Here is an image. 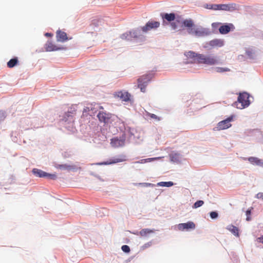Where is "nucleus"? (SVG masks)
<instances>
[{
  "mask_svg": "<svg viewBox=\"0 0 263 263\" xmlns=\"http://www.w3.org/2000/svg\"><path fill=\"white\" fill-rule=\"evenodd\" d=\"M256 198L263 200V193L259 192L256 195Z\"/></svg>",
  "mask_w": 263,
  "mask_h": 263,
  "instance_id": "c9c22d12",
  "label": "nucleus"
},
{
  "mask_svg": "<svg viewBox=\"0 0 263 263\" xmlns=\"http://www.w3.org/2000/svg\"><path fill=\"white\" fill-rule=\"evenodd\" d=\"M195 228V224L192 221H189L186 223H180L178 225V229L180 231L193 230Z\"/></svg>",
  "mask_w": 263,
  "mask_h": 263,
  "instance_id": "9b49d317",
  "label": "nucleus"
},
{
  "mask_svg": "<svg viewBox=\"0 0 263 263\" xmlns=\"http://www.w3.org/2000/svg\"><path fill=\"white\" fill-rule=\"evenodd\" d=\"M213 5H214V4L208 5L206 8H208V7H211V6Z\"/></svg>",
  "mask_w": 263,
  "mask_h": 263,
  "instance_id": "c03bdc74",
  "label": "nucleus"
},
{
  "mask_svg": "<svg viewBox=\"0 0 263 263\" xmlns=\"http://www.w3.org/2000/svg\"><path fill=\"white\" fill-rule=\"evenodd\" d=\"M125 140L115 138L111 140V144L113 147H118L124 145Z\"/></svg>",
  "mask_w": 263,
  "mask_h": 263,
  "instance_id": "f3484780",
  "label": "nucleus"
},
{
  "mask_svg": "<svg viewBox=\"0 0 263 263\" xmlns=\"http://www.w3.org/2000/svg\"><path fill=\"white\" fill-rule=\"evenodd\" d=\"M154 230L149 229H143L139 232V234L142 237H145L147 235L154 233Z\"/></svg>",
  "mask_w": 263,
  "mask_h": 263,
  "instance_id": "412c9836",
  "label": "nucleus"
},
{
  "mask_svg": "<svg viewBox=\"0 0 263 263\" xmlns=\"http://www.w3.org/2000/svg\"><path fill=\"white\" fill-rule=\"evenodd\" d=\"M18 63V59L16 57L11 59L7 62V66L9 68H13Z\"/></svg>",
  "mask_w": 263,
  "mask_h": 263,
  "instance_id": "4be33fe9",
  "label": "nucleus"
},
{
  "mask_svg": "<svg viewBox=\"0 0 263 263\" xmlns=\"http://www.w3.org/2000/svg\"><path fill=\"white\" fill-rule=\"evenodd\" d=\"M120 37L122 39V40H130V35H129V32H125L123 34H122Z\"/></svg>",
  "mask_w": 263,
  "mask_h": 263,
  "instance_id": "c756f323",
  "label": "nucleus"
},
{
  "mask_svg": "<svg viewBox=\"0 0 263 263\" xmlns=\"http://www.w3.org/2000/svg\"><path fill=\"white\" fill-rule=\"evenodd\" d=\"M220 23H213L212 24V26L213 27H217Z\"/></svg>",
  "mask_w": 263,
  "mask_h": 263,
  "instance_id": "a19ab883",
  "label": "nucleus"
},
{
  "mask_svg": "<svg viewBox=\"0 0 263 263\" xmlns=\"http://www.w3.org/2000/svg\"><path fill=\"white\" fill-rule=\"evenodd\" d=\"M126 156L124 155L120 156L118 157L110 159L107 161L99 163V165H110L126 161Z\"/></svg>",
  "mask_w": 263,
  "mask_h": 263,
  "instance_id": "1a4fd4ad",
  "label": "nucleus"
},
{
  "mask_svg": "<svg viewBox=\"0 0 263 263\" xmlns=\"http://www.w3.org/2000/svg\"><path fill=\"white\" fill-rule=\"evenodd\" d=\"M230 70L228 68H223V67H216V71L217 72H223L226 71H229Z\"/></svg>",
  "mask_w": 263,
  "mask_h": 263,
  "instance_id": "c85d7f7f",
  "label": "nucleus"
},
{
  "mask_svg": "<svg viewBox=\"0 0 263 263\" xmlns=\"http://www.w3.org/2000/svg\"><path fill=\"white\" fill-rule=\"evenodd\" d=\"M112 116V114L104 111H100L97 115L99 121L104 123H109Z\"/></svg>",
  "mask_w": 263,
  "mask_h": 263,
  "instance_id": "6e6552de",
  "label": "nucleus"
},
{
  "mask_svg": "<svg viewBox=\"0 0 263 263\" xmlns=\"http://www.w3.org/2000/svg\"><path fill=\"white\" fill-rule=\"evenodd\" d=\"M32 173L36 177H47L52 180H54L57 178V175L55 174H48L37 168H33L32 170Z\"/></svg>",
  "mask_w": 263,
  "mask_h": 263,
  "instance_id": "39448f33",
  "label": "nucleus"
},
{
  "mask_svg": "<svg viewBox=\"0 0 263 263\" xmlns=\"http://www.w3.org/2000/svg\"><path fill=\"white\" fill-rule=\"evenodd\" d=\"M57 167L61 170H70L72 168L71 166L67 164H59Z\"/></svg>",
  "mask_w": 263,
  "mask_h": 263,
  "instance_id": "a878e982",
  "label": "nucleus"
},
{
  "mask_svg": "<svg viewBox=\"0 0 263 263\" xmlns=\"http://www.w3.org/2000/svg\"><path fill=\"white\" fill-rule=\"evenodd\" d=\"M99 109H103V106H100L99 107Z\"/></svg>",
  "mask_w": 263,
  "mask_h": 263,
  "instance_id": "a18cd8bd",
  "label": "nucleus"
},
{
  "mask_svg": "<svg viewBox=\"0 0 263 263\" xmlns=\"http://www.w3.org/2000/svg\"><path fill=\"white\" fill-rule=\"evenodd\" d=\"M153 77V74L147 73L141 76L138 79V87L140 89L141 92H145L146 91V87Z\"/></svg>",
  "mask_w": 263,
  "mask_h": 263,
  "instance_id": "20e7f679",
  "label": "nucleus"
},
{
  "mask_svg": "<svg viewBox=\"0 0 263 263\" xmlns=\"http://www.w3.org/2000/svg\"><path fill=\"white\" fill-rule=\"evenodd\" d=\"M122 250L125 253H129L130 252V248L127 245H123L121 247Z\"/></svg>",
  "mask_w": 263,
  "mask_h": 263,
  "instance_id": "2f4dec72",
  "label": "nucleus"
},
{
  "mask_svg": "<svg viewBox=\"0 0 263 263\" xmlns=\"http://www.w3.org/2000/svg\"><path fill=\"white\" fill-rule=\"evenodd\" d=\"M232 120L233 116H231L226 120L219 122L217 124V128L218 130H223L229 128L232 125L230 122Z\"/></svg>",
  "mask_w": 263,
  "mask_h": 263,
  "instance_id": "0eeeda50",
  "label": "nucleus"
},
{
  "mask_svg": "<svg viewBox=\"0 0 263 263\" xmlns=\"http://www.w3.org/2000/svg\"><path fill=\"white\" fill-rule=\"evenodd\" d=\"M185 55L188 58L193 59L195 63L198 64L212 66L216 65L219 63L217 58L213 54L205 55L189 51L186 52Z\"/></svg>",
  "mask_w": 263,
  "mask_h": 263,
  "instance_id": "f257e3e1",
  "label": "nucleus"
},
{
  "mask_svg": "<svg viewBox=\"0 0 263 263\" xmlns=\"http://www.w3.org/2000/svg\"><path fill=\"white\" fill-rule=\"evenodd\" d=\"M147 115H148V117H149L152 119H155V120H158V121H159L160 120V118L157 117L155 114H151V113H148Z\"/></svg>",
  "mask_w": 263,
  "mask_h": 263,
  "instance_id": "473e14b6",
  "label": "nucleus"
},
{
  "mask_svg": "<svg viewBox=\"0 0 263 263\" xmlns=\"http://www.w3.org/2000/svg\"><path fill=\"white\" fill-rule=\"evenodd\" d=\"M129 32V35H130V39L133 38H137L140 35V32L138 30H133Z\"/></svg>",
  "mask_w": 263,
  "mask_h": 263,
  "instance_id": "5701e85b",
  "label": "nucleus"
},
{
  "mask_svg": "<svg viewBox=\"0 0 263 263\" xmlns=\"http://www.w3.org/2000/svg\"><path fill=\"white\" fill-rule=\"evenodd\" d=\"M250 104L249 95L246 92L240 93L238 97L237 101L234 105L238 109H243L248 107Z\"/></svg>",
  "mask_w": 263,
  "mask_h": 263,
  "instance_id": "7ed1b4c3",
  "label": "nucleus"
},
{
  "mask_svg": "<svg viewBox=\"0 0 263 263\" xmlns=\"http://www.w3.org/2000/svg\"><path fill=\"white\" fill-rule=\"evenodd\" d=\"M5 119L4 113L0 111V121H2Z\"/></svg>",
  "mask_w": 263,
  "mask_h": 263,
  "instance_id": "58836bf2",
  "label": "nucleus"
},
{
  "mask_svg": "<svg viewBox=\"0 0 263 263\" xmlns=\"http://www.w3.org/2000/svg\"><path fill=\"white\" fill-rule=\"evenodd\" d=\"M158 159H159V158H147V159H145V162L147 163V162H152L153 161H154V160Z\"/></svg>",
  "mask_w": 263,
  "mask_h": 263,
  "instance_id": "e433bc0d",
  "label": "nucleus"
},
{
  "mask_svg": "<svg viewBox=\"0 0 263 263\" xmlns=\"http://www.w3.org/2000/svg\"><path fill=\"white\" fill-rule=\"evenodd\" d=\"M73 114H74V113L73 112H70V111H68L66 113V115L68 117L72 116V115H73Z\"/></svg>",
  "mask_w": 263,
  "mask_h": 263,
  "instance_id": "ea45409f",
  "label": "nucleus"
},
{
  "mask_svg": "<svg viewBox=\"0 0 263 263\" xmlns=\"http://www.w3.org/2000/svg\"><path fill=\"white\" fill-rule=\"evenodd\" d=\"M152 243L151 241H149V242H148L145 243L141 247L142 249L145 250V249L150 247L152 246Z\"/></svg>",
  "mask_w": 263,
  "mask_h": 263,
  "instance_id": "72a5a7b5",
  "label": "nucleus"
},
{
  "mask_svg": "<svg viewBox=\"0 0 263 263\" xmlns=\"http://www.w3.org/2000/svg\"><path fill=\"white\" fill-rule=\"evenodd\" d=\"M118 97L120 98L123 101H128L130 100V94L127 92L120 91L117 93Z\"/></svg>",
  "mask_w": 263,
  "mask_h": 263,
  "instance_id": "a211bd4d",
  "label": "nucleus"
},
{
  "mask_svg": "<svg viewBox=\"0 0 263 263\" xmlns=\"http://www.w3.org/2000/svg\"><path fill=\"white\" fill-rule=\"evenodd\" d=\"M135 185L137 186H141L143 187H153L154 186V184L151 183H135Z\"/></svg>",
  "mask_w": 263,
  "mask_h": 263,
  "instance_id": "bb28decb",
  "label": "nucleus"
},
{
  "mask_svg": "<svg viewBox=\"0 0 263 263\" xmlns=\"http://www.w3.org/2000/svg\"><path fill=\"white\" fill-rule=\"evenodd\" d=\"M227 229L234 235L236 236H239V230L236 227L232 224H231L228 226Z\"/></svg>",
  "mask_w": 263,
  "mask_h": 263,
  "instance_id": "aec40b11",
  "label": "nucleus"
},
{
  "mask_svg": "<svg viewBox=\"0 0 263 263\" xmlns=\"http://www.w3.org/2000/svg\"><path fill=\"white\" fill-rule=\"evenodd\" d=\"M182 26L186 28L189 34L197 37L208 35L210 34L208 29L202 27H197L192 19H186L183 21Z\"/></svg>",
  "mask_w": 263,
  "mask_h": 263,
  "instance_id": "f03ea898",
  "label": "nucleus"
},
{
  "mask_svg": "<svg viewBox=\"0 0 263 263\" xmlns=\"http://www.w3.org/2000/svg\"><path fill=\"white\" fill-rule=\"evenodd\" d=\"M207 44L213 48L221 47L224 45V41L222 39H215L209 41Z\"/></svg>",
  "mask_w": 263,
  "mask_h": 263,
  "instance_id": "ddd939ff",
  "label": "nucleus"
},
{
  "mask_svg": "<svg viewBox=\"0 0 263 263\" xmlns=\"http://www.w3.org/2000/svg\"><path fill=\"white\" fill-rule=\"evenodd\" d=\"M102 20L99 18H96L92 21L91 24L96 27H98L102 25Z\"/></svg>",
  "mask_w": 263,
  "mask_h": 263,
  "instance_id": "393cba45",
  "label": "nucleus"
},
{
  "mask_svg": "<svg viewBox=\"0 0 263 263\" xmlns=\"http://www.w3.org/2000/svg\"><path fill=\"white\" fill-rule=\"evenodd\" d=\"M45 48L46 51H53L60 50L63 48L58 47L51 41H48L45 45Z\"/></svg>",
  "mask_w": 263,
  "mask_h": 263,
  "instance_id": "2eb2a0df",
  "label": "nucleus"
},
{
  "mask_svg": "<svg viewBox=\"0 0 263 263\" xmlns=\"http://www.w3.org/2000/svg\"><path fill=\"white\" fill-rule=\"evenodd\" d=\"M46 36H50V33H46Z\"/></svg>",
  "mask_w": 263,
  "mask_h": 263,
  "instance_id": "49530a36",
  "label": "nucleus"
},
{
  "mask_svg": "<svg viewBox=\"0 0 263 263\" xmlns=\"http://www.w3.org/2000/svg\"><path fill=\"white\" fill-rule=\"evenodd\" d=\"M203 204H204L203 201L198 200L194 204L193 208L194 209H196V208L201 206Z\"/></svg>",
  "mask_w": 263,
  "mask_h": 263,
  "instance_id": "cd10ccee",
  "label": "nucleus"
},
{
  "mask_svg": "<svg viewBox=\"0 0 263 263\" xmlns=\"http://www.w3.org/2000/svg\"><path fill=\"white\" fill-rule=\"evenodd\" d=\"M252 210H253V208L251 207L250 209H249L246 211V215H247L246 220L247 221H250L251 220L250 215H251V211H252Z\"/></svg>",
  "mask_w": 263,
  "mask_h": 263,
  "instance_id": "7c9ffc66",
  "label": "nucleus"
},
{
  "mask_svg": "<svg viewBox=\"0 0 263 263\" xmlns=\"http://www.w3.org/2000/svg\"><path fill=\"white\" fill-rule=\"evenodd\" d=\"M57 39L58 41L65 42L68 40L67 34L65 32L58 30L57 32Z\"/></svg>",
  "mask_w": 263,
  "mask_h": 263,
  "instance_id": "dca6fc26",
  "label": "nucleus"
},
{
  "mask_svg": "<svg viewBox=\"0 0 263 263\" xmlns=\"http://www.w3.org/2000/svg\"><path fill=\"white\" fill-rule=\"evenodd\" d=\"M234 29L235 27L233 24L231 23L225 24L219 27V31L222 34H226Z\"/></svg>",
  "mask_w": 263,
  "mask_h": 263,
  "instance_id": "9d476101",
  "label": "nucleus"
},
{
  "mask_svg": "<svg viewBox=\"0 0 263 263\" xmlns=\"http://www.w3.org/2000/svg\"><path fill=\"white\" fill-rule=\"evenodd\" d=\"M171 26L173 29H176L177 28V25L175 23H171Z\"/></svg>",
  "mask_w": 263,
  "mask_h": 263,
  "instance_id": "4c0bfd02",
  "label": "nucleus"
},
{
  "mask_svg": "<svg viewBox=\"0 0 263 263\" xmlns=\"http://www.w3.org/2000/svg\"><path fill=\"white\" fill-rule=\"evenodd\" d=\"M160 24L159 22L150 21H148L144 26H143L141 28V30L143 32H146L152 29H155L158 28L160 26Z\"/></svg>",
  "mask_w": 263,
  "mask_h": 263,
  "instance_id": "423d86ee",
  "label": "nucleus"
},
{
  "mask_svg": "<svg viewBox=\"0 0 263 263\" xmlns=\"http://www.w3.org/2000/svg\"><path fill=\"white\" fill-rule=\"evenodd\" d=\"M231 7L228 4H214L211 7H208V9H213L214 10H225L230 11Z\"/></svg>",
  "mask_w": 263,
  "mask_h": 263,
  "instance_id": "f8f14e48",
  "label": "nucleus"
},
{
  "mask_svg": "<svg viewBox=\"0 0 263 263\" xmlns=\"http://www.w3.org/2000/svg\"><path fill=\"white\" fill-rule=\"evenodd\" d=\"M248 160L252 164H255L263 166V162L262 160L255 157H250L248 158Z\"/></svg>",
  "mask_w": 263,
  "mask_h": 263,
  "instance_id": "6ab92c4d",
  "label": "nucleus"
},
{
  "mask_svg": "<svg viewBox=\"0 0 263 263\" xmlns=\"http://www.w3.org/2000/svg\"><path fill=\"white\" fill-rule=\"evenodd\" d=\"M135 163H146L145 162V159H141V160H140L139 161H137Z\"/></svg>",
  "mask_w": 263,
  "mask_h": 263,
  "instance_id": "79ce46f5",
  "label": "nucleus"
},
{
  "mask_svg": "<svg viewBox=\"0 0 263 263\" xmlns=\"http://www.w3.org/2000/svg\"><path fill=\"white\" fill-rule=\"evenodd\" d=\"M210 215L212 219H215L217 218L218 216V213L216 212H211Z\"/></svg>",
  "mask_w": 263,
  "mask_h": 263,
  "instance_id": "f704fd0d",
  "label": "nucleus"
},
{
  "mask_svg": "<svg viewBox=\"0 0 263 263\" xmlns=\"http://www.w3.org/2000/svg\"><path fill=\"white\" fill-rule=\"evenodd\" d=\"M160 15L163 20V23H164L165 20L167 21L168 22H171L174 21L176 18L175 14L174 13H161Z\"/></svg>",
  "mask_w": 263,
  "mask_h": 263,
  "instance_id": "4468645a",
  "label": "nucleus"
},
{
  "mask_svg": "<svg viewBox=\"0 0 263 263\" xmlns=\"http://www.w3.org/2000/svg\"><path fill=\"white\" fill-rule=\"evenodd\" d=\"M174 185V183L172 181L168 182H160L157 183V185L159 186L170 187Z\"/></svg>",
  "mask_w": 263,
  "mask_h": 263,
  "instance_id": "b1692460",
  "label": "nucleus"
},
{
  "mask_svg": "<svg viewBox=\"0 0 263 263\" xmlns=\"http://www.w3.org/2000/svg\"><path fill=\"white\" fill-rule=\"evenodd\" d=\"M259 239L260 240V241L263 243V235L261 237H259Z\"/></svg>",
  "mask_w": 263,
  "mask_h": 263,
  "instance_id": "37998d69",
  "label": "nucleus"
}]
</instances>
